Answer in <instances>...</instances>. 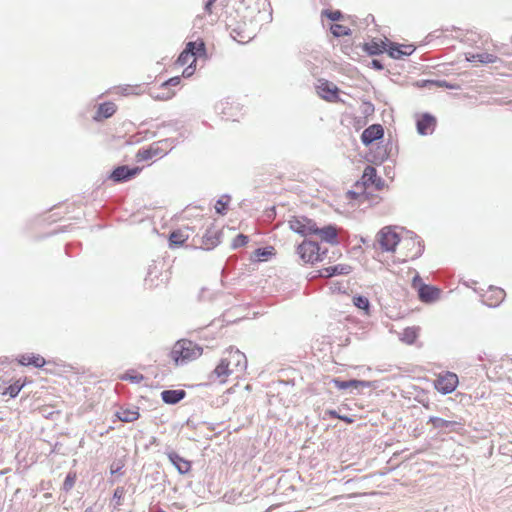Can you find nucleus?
Masks as SVG:
<instances>
[{"label": "nucleus", "mask_w": 512, "mask_h": 512, "mask_svg": "<svg viewBox=\"0 0 512 512\" xmlns=\"http://www.w3.org/2000/svg\"><path fill=\"white\" fill-rule=\"evenodd\" d=\"M117 111V106L113 102H104L99 104L96 114L94 115V120L101 121L103 119H107L115 114Z\"/></svg>", "instance_id": "nucleus-18"}, {"label": "nucleus", "mask_w": 512, "mask_h": 512, "mask_svg": "<svg viewBox=\"0 0 512 512\" xmlns=\"http://www.w3.org/2000/svg\"><path fill=\"white\" fill-rule=\"evenodd\" d=\"M124 467V463L123 461L121 460H118V461H114L111 465H110V473L111 474H116V473H119Z\"/></svg>", "instance_id": "nucleus-41"}, {"label": "nucleus", "mask_w": 512, "mask_h": 512, "mask_svg": "<svg viewBox=\"0 0 512 512\" xmlns=\"http://www.w3.org/2000/svg\"><path fill=\"white\" fill-rule=\"evenodd\" d=\"M403 234H399L390 226L382 228L377 234V243L382 251L394 254Z\"/></svg>", "instance_id": "nucleus-7"}, {"label": "nucleus", "mask_w": 512, "mask_h": 512, "mask_svg": "<svg viewBox=\"0 0 512 512\" xmlns=\"http://www.w3.org/2000/svg\"><path fill=\"white\" fill-rule=\"evenodd\" d=\"M458 382V376L455 373L450 372V393L456 389Z\"/></svg>", "instance_id": "nucleus-42"}, {"label": "nucleus", "mask_w": 512, "mask_h": 512, "mask_svg": "<svg viewBox=\"0 0 512 512\" xmlns=\"http://www.w3.org/2000/svg\"><path fill=\"white\" fill-rule=\"evenodd\" d=\"M352 268L351 266L347 264H338L334 266H328L325 268H322L320 270V276L322 277H331L334 275H346L351 272Z\"/></svg>", "instance_id": "nucleus-19"}, {"label": "nucleus", "mask_w": 512, "mask_h": 512, "mask_svg": "<svg viewBox=\"0 0 512 512\" xmlns=\"http://www.w3.org/2000/svg\"><path fill=\"white\" fill-rule=\"evenodd\" d=\"M339 419L344 421V422H346V423H348V424H351L354 421L351 417L343 416V415H341V417H339Z\"/></svg>", "instance_id": "nucleus-48"}, {"label": "nucleus", "mask_w": 512, "mask_h": 512, "mask_svg": "<svg viewBox=\"0 0 512 512\" xmlns=\"http://www.w3.org/2000/svg\"><path fill=\"white\" fill-rule=\"evenodd\" d=\"M116 416L122 422H134L140 417V414L137 408H126L120 409Z\"/></svg>", "instance_id": "nucleus-26"}, {"label": "nucleus", "mask_w": 512, "mask_h": 512, "mask_svg": "<svg viewBox=\"0 0 512 512\" xmlns=\"http://www.w3.org/2000/svg\"><path fill=\"white\" fill-rule=\"evenodd\" d=\"M474 37H475V34L474 33H469V37L467 38L468 40H471V41H475L474 40Z\"/></svg>", "instance_id": "nucleus-50"}, {"label": "nucleus", "mask_w": 512, "mask_h": 512, "mask_svg": "<svg viewBox=\"0 0 512 512\" xmlns=\"http://www.w3.org/2000/svg\"><path fill=\"white\" fill-rule=\"evenodd\" d=\"M184 390H164L161 393L162 400L167 404H176L185 397Z\"/></svg>", "instance_id": "nucleus-22"}, {"label": "nucleus", "mask_w": 512, "mask_h": 512, "mask_svg": "<svg viewBox=\"0 0 512 512\" xmlns=\"http://www.w3.org/2000/svg\"><path fill=\"white\" fill-rule=\"evenodd\" d=\"M478 54V63L481 64H490L495 63L498 60V57L494 54H490L487 52L477 53Z\"/></svg>", "instance_id": "nucleus-35"}, {"label": "nucleus", "mask_w": 512, "mask_h": 512, "mask_svg": "<svg viewBox=\"0 0 512 512\" xmlns=\"http://www.w3.org/2000/svg\"><path fill=\"white\" fill-rule=\"evenodd\" d=\"M206 45L203 39L198 38L195 41H189L184 50L178 56L175 65L182 67L188 65L182 73L185 78L191 77L196 69L197 59H206Z\"/></svg>", "instance_id": "nucleus-2"}, {"label": "nucleus", "mask_w": 512, "mask_h": 512, "mask_svg": "<svg viewBox=\"0 0 512 512\" xmlns=\"http://www.w3.org/2000/svg\"><path fill=\"white\" fill-rule=\"evenodd\" d=\"M316 92L320 98L327 102L340 101L339 88L335 84L326 79L318 80V83L316 85Z\"/></svg>", "instance_id": "nucleus-10"}, {"label": "nucleus", "mask_w": 512, "mask_h": 512, "mask_svg": "<svg viewBox=\"0 0 512 512\" xmlns=\"http://www.w3.org/2000/svg\"><path fill=\"white\" fill-rule=\"evenodd\" d=\"M330 31L335 37L347 36L350 35L351 33V30L348 26L338 23L332 24L330 27Z\"/></svg>", "instance_id": "nucleus-31"}, {"label": "nucleus", "mask_w": 512, "mask_h": 512, "mask_svg": "<svg viewBox=\"0 0 512 512\" xmlns=\"http://www.w3.org/2000/svg\"><path fill=\"white\" fill-rule=\"evenodd\" d=\"M419 335L418 327H408L404 329L401 340L407 344H413Z\"/></svg>", "instance_id": "nucleus-28"}, {"label": "nucleus", "mask_w": 512, "mask_h": 512, "mask_svg": "<svg viewBox=\"0 0 512 512\" xmlns=\"http://www.w3.org/2000/svg\"><path fill=\"white\" fill-rule=\"evenodd\" d=\"M24 383H20V381H16L15 383L11 384L6 388L4 392H2L3 395H9L10 397H16L21 389L23 388Z\"/></svg>", "instance_id": "nucleus-32"}, {"label": "nucleus", "mask_w": 512, "mask_h": 512, "mask_svg": "<svg viewBox=\"0 0 512 512\" xmlns=\"http://www.w3.org/2000/svg\"><path fill=\"white\" fill-rule=\"evenodd\" d=\"M233 247L234 248H237V247H241V246H244L248 243V237L244 234H238L234 239H233Z\"/></svg>", "instance_id": "nucleus-40"}, {"label": "nucleus", "mask_w": 512, "mask_h": 512, "mask_svg": "<svg viewBox=\"0 0 512 512\" xmlns=\"http://www.w3.org/2000/svg\"><path fill=\"white\" fill-rule=\"evenodd\" d=\"M120 379L138 384L144 380V376L136 370H129L120 375Z\"/></svg>", "instance_id": "nucleus-30"}, {"label": "nucleus", "mask_w": 512, "mask_h": 512, "mask_svg": "<svg viewBox=\"0 0 512 512\" xmlns=\"http://www.w3.org/2000/svg\"><path fill=\"white\" fill-rule=\"evenodd\" d=\"M274 254L275 250L273 247L257 249L253 253V259L256 261H267Z\"/></svg>", "instance_id": "nucleus-29"}, {"label": "nucleus", "mask_w": 512, "mask_h": 512, "mask_svg": "<svg viewBox=\"0 0 512 512\" xmlns=\"http://www.w3.org/2000/svg\"><path fill=\"white\" fill-rule=\"evenodd\" d=\"M19 363L24 366H34L37 368H41L45 365V359L39 354H24L19 358Z\"/></svg>", "instance_id": "nucleus-21"}, {"label": "nucleus", "mask_w": 512, "mask_h": 512, "mask_svg": "<svg viewBox=\"0 0 512 512\" xmlns=\"http://www.w3.org/2000/svg\"><path fill=\"white\" fill-rule=\"evenodd\" d=\"M505 298V291L499 287H490L483 295V303L489 307H497Z\"/></svg>", "instance_id": "nucleus-14"}, {"label": "nucleus", "mask_w": 512, "mask_h": 512, "mask_svg": "<svg viewBox=\"0 0 512 512\" xmlns=\"http://www.w3.org/2000/svg\"><path fill=\"white\" fill-rule=\"evenodd\" d=\"M85 512H92V511H90V510H86Z\"/></svg>", "instance_id": "nucleus-52"}, {"label": "nucleus", "mask_w": 512, "mask_h": 512, "mask_svg": "<svg viewBox=\"0 0 512 512\" xmlns=\"http://www.w3.org/2000/svg\"><path fill=\"white\" fill-rule=\"evenodd\" d=\"M362 183L365 187H373L376 190H382L385 186L384 181L377 175V171L373 166H367L364 169L361 177Z\"/></svg>", "instance_id": "nucleus-11"}, {"label": "nucleus", "mask_w": 512, "mask_h": 512, "mask_svg": "<svg viewBox=\"0 0 512 512\" xmlns=\"http://www.w3.org/2000/svg\"><path fill=\"white\" fill-rule=\"evenodd\" d=\"M161 154V150L158 146L151 145L148 148L140 149L136 154L138 162L147 161Z\"/></svg>", "instance_id": "nucleus-23"}, {"label": "nucleus", "mask_w": 512, "mask_h": 512, "mask_svg": "<svg viewBox=\"0 0 512 512\" xmlns=\"http://www.w3.org/2000/svg\"><path fill=\"white\" fill-rule=\"evenodd\" d=\"M412 288L417 292L418 298L424 303H433L440 299L441 290L435 286L427 285L419 275L412 280Z\"/></svg>", "instance_id": "nucleus-6"}, {"label": "nucleus", "mask_w": 512, "mask_h": 512, "mask_svg": "<svg viewBox=\"0 0 512 512\" xmlns=\"http://www.w3.org/2000/svg\"><path fill=\"white\" fill-rule=\"evenodd\" d=\"M169 459L171 460V462L175 465V467L181 474H185L190 471L191 463L189 461L183 459L182 457H180L178 454H176V453L169 454Z\"/></svg>", "instance_id": "nucleus-24"}, {"label": "nucleus", "mask_w": 512, "mask_h": 512, "mask_svg": "<svg viewBox=\"0 0 512 512\" xmlns=\"http://www.w3.org/2000/svg\"><path fill=\"white\" fill-rule=\"evenodd\" d=\"M139 172H140V168H138V167L129 168L127 166H119L113 170L110 178L114 182L127 181V180L133 178L134 176H136Z\"/></svg>", "instance_id": "nucleus-15"}, {"label": "nucleus", "mask_w": 512, "mask_h": 512, "mask_svg": "<svg viewBox=\"0 0 512 512\" xmlns=\"http://www.w3.org/2000/svg\"><path fill=\"white\" fill-rule=\"evenodd\" d=\"M333 383L335 385V387H337L338 389H348V388H363V387H368L369 384L365 381H361V380H349V381H342L340 379H333Z\"/></svg>", "instance_id": "nucleus-25"}, {"label": "nucleus", "mask_w": 512, "mask_h": 512, "mask_svg": "<svg viewBox=\"0 0 512 512\" xmlns=\"http://www.w3.org/2000/svg\"><path fill=\"white\" fill-rule=\"evenodd\" d=\"M383 135V127L380 124H373L363 131L361 135V140L365 145H369L375 140L382 138Z\"/></svg>", "instance_id": "nucleus-16"}, {"label": "nucleus", "mask_w": 512, "mask_h": 512, "mask_svg": "<svg viewBox=\"0 0 512 512\" xmlns=\"http://www.w3.org/2000/svg\"><path fill=\"white\" fill-rule=\"evenodd\" d=\"M180 84V77H172L167 81L163 82L159 87L151 90V96L160 101H167L175 96V91L171 87L178 86Z\"/></svg>", "instance_id": "nucleus-9"}, {"label": "nucleus", "mask_w": 512, "mask_h": 512, "mask_svg": "<svg viewBox=\"0 0 512 512\" xmlns=\"http://www.w3.org/2000/svg\"><path fill=\"white\" fill-rule=\"evenodd\" d=\"M217 0H208L205 4V11L208 13V14H211L212 13V6L215 4Z\"/></svg>", "instance_id": "nucleus-44"}, {"label": "nucleus", "mask_w": 512, "mask_h": 512, "mask_svg": "<svg viewBox=\"0 0 512 512\" xmlns=\"http://www.w3.org/2000/svg\"><path fill=\"white\" fill-rule=\"evenodd\" d=\"M326 414L331 418L339 419V417H341V415L338 414L335 410H327Z\"/></svg>", "instance_id": "nucleus-45"}, {"label": "nucleus", "mask_w": 512, "mask_h": 512, "mask_svg": "<svg viewBox=\"0 0 512 512\" xmlns=\"http://www.w3.org/2000/svg\"><path fill=\"white\" fill-rule=\"evenodd\" d=\"M77 474L76 472H69L64 480L63 488L65 491L71 490L76 482Z\"/></svg>", "instance_id": "nucleus-36"}, {"label": "nucleus", "mask_w": 512, "mask_h": 512, "mask_svg": "<svg viewBox=\"0 0 512 512\" xmlns=\"http://www.w3.org/2000/svg\"><path fill=\"white\" fill-rule=\"evenodd\" d=\"M457 460L459 461L458 465H460L461 463H465L466 462V457L464 456L463 453H460V457H458Z\"/></svg>", "instance_id": "nucleus-49"}, {"label": "nucleus", "mask_w": 512, "mask_h": 512, "mask_svg": "<svg viewBox=\"0 0 512 512\" xmlns=\"http://www.w3.org/2000/svg\"><path fill=\"white\" fill-rule=\"evenodd\" d=\"M436 388L441 390L444 394L448 392V388L447 386L445 385H442V382L439 381L437 384H436Z\"/></svg>", "instance_id": "nucleus-46"}, {"label": "nucleus", "mask_w": 512, "mask_h": 512, "mask_svg": "<svg viewBox=\"0 0 512 512\" xmlns=\"http://www.w3.org/2000/svg\"><path fill=\"white\" fill-rule=\"evenodd\" d=\"M124 496H125L124 487H117L114 490L113 500L115 501V507H119L123 504Z\"/></svg>", "instance_id": "nucleus-37"}, {"label": "nucleus", "mask_w": 512, "mask_h": 512, "mask_svg": "<svg viewBox=\"0 0 512 512\" xmlns=\"http://www.w3.org/2000/svg\"><path fill=\"white\" fill-rule=\"evenodd\" d=\"M135 89H136V87L130 86V85H127L125 87H117L116 93L123 95V96L138 94V92H136Z\"/></svg>", "instance_id": "nucleus-38"}, {"label": "nucleus", "mask_w": 512, "mask_h": 512, "mask_svg": "<svg viewBox=\"0 0 512 512\" xmlns=\"http://www.w3.org/2000/svg\"><path fill=\"white\" fill-rule=\"evenodd\" d=\"M188 237V234L182 230L173 231L169 237L170 246H181L187 241Z\"/></svg>", "instance_id": "nucleus-27"}, {"label": "nucleus", "mask_w": 512, "mask_h": 512, "mask_svg": "<svg viewBox=\"0 0 512 512\" xmlns=\"http://www.w3.org/2000/svg\"><path fill=\"white\" fill-rule=\"evenodd\" d=\"M423 248L422 241L417 235L405 232L393 254L394 261L403 263L414 260L422 254Z\"/></svg>", "instance_id": "nucleus-3"}, {"label": "nucleus", "mask_w": 512, "mask_h": 512, "mask_svg": "<svg viewBox=\"0 0 512 512\" xmlns=\"http://www.w3.org/2000/svg\"><path fill=\"white\" fill-rule=\"evenodd\" d=\"M353 304L357 308L365 310L366 312H368L369 306H370L368 298H366L364 296H355V297H353Z\"/></svg>", "instance_id": "nucleus-34"}, {"label": "nucleus", "mask_w": 512, "mask_h": 512, "mask_svg": "<svg viewBox=\"0 0 512 512\" xmlns=\"http://www.w3.org/2000/svg\"><path fill=\"white\" fill-rule=\"evenodd\" d=\"M436 126V119L428 114L420 116L417 120V131L421 135L431 134Z\"/></svg>", "instance_id": "nucleus-17"}, {"label": "nucleus", "mask_w": 512, "mask_h": 512, "mask_svg": "<svg viewBox=\"0 0 512 512\" xmlns=\"http://www.w3.org/2000/svg\"><path fill=\"white\" fill-rule=\"evenodd\" d=\"M299 258L304 264H314L324 259L325 252H320V246L313 241L304 240L296 250Z\"/></svg>", "instance_id": "nucleus-5"}, {"label": "nucleus", "mask_w": 512, "mask_h": 512, "mask_svg": "<svg viewBox=\"0 0 512 512\" xmlns=\"http://www.w3.org/2000/svg\"><path fill=\"white\" fill-rule=\"evenodd\" d=\"M229 197L222 196L215 204V210L218 214L224 215L227 211L229 204Z\"/></svg>", "instance_id": "nucleus-33"}, {"label": "nucleus", "mask_w": 512, "mask_h": 512, "mask_svg": "<svg viewBox=\"0 0 512 512\" xmlns=\"http://www.w3.org/2000/svg\"><path fill=\"white\" fill-rule=\"evenodd\" d=\"M247 368V358L238 349L229 348L224 351L221 359L210 374V379L219 384H225L229 377H239Z\"/></svg>", "instance_id": "nucleus-1"}, {"label": "nucleus", "mask_w": 512, "mask_h": 512, "mask_svg": "<svg viewBox=\"0 0 512 512\" xmlns=\"http://www.w3.org/2000/svg\"><path fill=\"white\" fill-rule=\"evenodd\" d=\"M155 512H166V511H164V510H162V509H158V510H156Z\"/></svg>", "instance_id": "nucleus-51"}, {"label": "nucleus", "mask_w": 512, "mask_h": 512, "mask_svg": "<svg viewBox=\"0 0 512 512\" xmlns=\"http://www.w3.org/2000/svg\"><path fill=\"white\" fill-rule=\"evenodd\" d=\"M316 230L313 231L314 235H317L321 241L327 242L329 244H338V230L333 225H328L323 228H319L316 225Z\"/></svg>", "instance_id": "nucleus-13"}, {"label": "nucleus", "mask_w": 512, "mask_h": 512, "mask_svg": "<svg viewBox=\"0 0 512 512\" xmlns=\"http://www.w3.org/2000/svg\"><path fill=\"white\" fill-rule=\"evenodd\" d=\"M388 42L389 40H372L370 42H367L363 45V49L369 54V55H378L383 53L384 51L387 52L388 48Z\"/></svg>", "instance_id": "nucleus-20"}, {"label": "nucleus", "mask_w": 512, "mask_h": 512, "mask_svg": "<svg viewBox=\"0 0 512 512\" xmlns=\"http://www.w3.org/2000/svg\"><path fill=\"white\" fill-rule=\"evenodd\" d=\"M466 61L471 63H478V54L477 53H466Z\"/></svg>", "instance_id": "nucleus-43"}, {"label": "nucleus", "mask_w": 512, "mask_h": 512, "mask_svg": "<svg viewBox=\"0 0 512 512\" xmlns=\"http://www.w3.org/2000/svg\"><path fill=\"white\" fill-rule=\"evenodd\" d=\"M289 228L301 236L313 235L316 230V223L304 216H293L288 221Z\"/></svg>", "instance_id": "nucleus-8"}, {"label": "nucleus", "mask_w": 512, "mask_h": 512, "mask_svg": "<svg viewBox=\"0 0 512 512\" xmlns=\"http://www.w3.org/2000/svg\"><path fill=\"white\" fill-rule=\"evenodd\" d=\"M415 51L413 44H399L395 42H388L387 53L391 58L401 59L404 56H409Z\"/></svg>", "instance_id": "nucleus-12"}, {"label": "nucleus", "mask_w": 512, "mask_h": 512, "mask_svg": "<svg viewBox=\"0 0 512 512\" xmlns=\"http://www.w3.org/2000/svg\"><path fill=\"white\" fill-rule=\"evenodd\" d=\"M203 353V348L188 339H180L172 346L169 357L176 366L185 365L199 358Z\"/></svg>", "instance_id": "nucleus-4"}, {"label": "nucleus", "mask_w": 512, "mask_h": 512, "mask_svg": "<svg viewBox=\"0 0 512 512\" xmlns=\"http://www.w3.org/2000/svg\"><path fill=\"white\" fill-rule=\"evenodd\" d=\"M322 15L332 21H338L342 17V13L339 10H336V11L324 10L322 12Z\"/></svg>", "instance_id": "nucleus-39"}, {"label": "nucleus", "mask_w": 512, "mask_h": 512, "mask_svg": "<svg viewBox=\"0 0 512 512\" xmlns=\"http://www.w3.org/2000/svg\"><path fill=\"white\" fill-rule=\"evenodd\" d=\"M372 66H373L374 68L378 69V70L383 69V66H382V64L380 63V61L375 60V59H374V60H372Z\"/></svg>", "instance_id": "nucleus-47"}]
</instances>
